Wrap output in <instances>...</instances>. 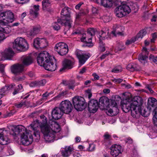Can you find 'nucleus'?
I'll use <instances>...</instances> for the list:
<instances>
[{"label":"nucleus","instance_id":"43","mask_svg":"<svg viewBox=\"0 0 157 157\" xmlns=\"http://www.w3.org/2000/svg\"><path fill=\"white\" fill-rule=\"evenodd\" d=\"M104 136V143H107V142H109L111 140V136L108 134V132H106Z\"/></svg>","mask_w":157,"mask_h":157},{"label":"nucleus","instance_id":"9","mask_svg":"<svg viewBox=\"0 0 157 157\" xmlns=\"http://www.w3.org/2000/svg\"><path fill=\"white\" fill-rule=\"evenodd\" d=\"M72 102L75 109L78 111H82L85 108L86 102L84 98L78 96L74 97Z\"/></svg>","mask_w":157,"mask_h":157},{"label":"nucleus","instance_id":"3","mask_svg":"<svg viewBox=\"0 0 157 157\" xmlns=\"http://www.w3.org/2000/svg\"><path fill=\"white\" fill-rule=\"evenodd\" d=\"M12 129L13 132V135L15 137L21 136V142L23 144L28 145L32 143L33 141L32 136L29 132L30 131H28L24 126L21 125L15 126Z\"/></svg>","mask_w":157,"mask_h":157},{"label":"nucleus","instance_id":"57","mask_svg":"<svg viewBox=\"0 0 157 157\" xmlns=\"http://www.w3.org/2000/svg\"><path fill=\"white\" fill-rule=\"evenodd\" d=\"M123 81V79H121L120 78H119L117 79L116 78H114L112 80V81L114 82H116L117 83H120V82H121Z\"/></svg>","mask_w":157,"mask_h":157},{"label":"nucleus","instance_id":"56","mask_svg":"<svg viewBox=\"0 0 157 157\" xmlns=\"http://www.w3.org/2000/svg\"><path fill=\"white\" fill-rule=\"evenodd\" d=\"M99 48L101 49H105L107 48L102 42L100 41L99 43Z\"/></svg>","mask_w":157,"mask_h":157},{"label":"nucleus","instance_id":"33","mask_svg":"<svg viewBox=\"0 0 157 157\" xmlns=\"http://www.w3.org/2000/svg\"><path fill=\"white\" fill-rule=\"evenodd\" d=\"M39 6L35 5L33 6V9L34 10H31L30 11V14L33 17H36L38 15V11L39 10Z\"/></svg>","mask_w":157,"mask_h":157},{"label":"nucleus","instance_id":"38","mask_svg":"<svg viewBox=\"0 0 157 157\" xmlns=\"http://www.w3.org/2000/svg\"><path fill=\"white\" fill-rule=\"evenodd\" d=\"M157 103L156 100L153 98H149L148 101V104L149 106L153 107Z\"/></svg>","mask_w":157,"mask_h":157},{"label":"nucleus","instance_id":"2","mask_svg":"<svg viewBox=\"0 0 157 157\" xmlns=\"http://www.w3.org/2000/svg\"><path fill=\"white\" fill-rule=\"evenodd\" d=\"M37 60L38 64L46 70L52 71L56 69V65L54 64L56 59L47 51L40 52L37 56Z\"/></svg>","mask_w":157,"mask_h":157},{"label":"nucleus","instance_id":"63","mask_svg":"<svg viewBox=\"0 0 157 157\" xmlns=\"http://www.w3.org/2000/svg\"><path fill=\"white\" fill-rule=\"evenodd\" d=\"M132 8L134 10H135V12L137 11L139 9V8L135 4H133L132 5Z\"/></svg>","mask_w":157,"mask_h":157},{"label":"nucleus","instance_id":"54","mask_svg":"<svg viewBox=\"0 0 157 157\" xmlns=\"http://www.w3.org/2000/svg\"><path fill=\"white\" fill-rule=\"evenodd\" d=\"M46 81L45 79H43L37 82V85L39 86H43L46 83Z\"/></svg>","mask_w":157,"mask_h":157},{"label":"nucleus","instance_id":"28","mask_svg":"<svg viewBox=\"0 0 157 157\" xmlns=\"http://www.w3.org/2000/svg\"><path fill=\"white\" fill-rule=\"evenodd\" d=\"M99 104L104 107H106L109 104V99L105 97H101L99 100Z\"/></svg>","mask_w":157,"mask_h":157},{"label":"nucleus","instance_id":"64","mask_svg":"<svg viewBox=\"0 0 157 157\" xmlns=\"http://www.w3.org/2000/svg\"><path fill=\"white\" fill-rule=\"evenodd\" d=\"M73 157H81V155L78 152H75L73 153Z\"/></svg>","mask_w":157,"mask_h":157},{"label":"nucleus","instance_id":"44","mask_svg":"<svg viewBox=\"0 0 157 157\" xmlns=\"http://www.w3.org/2000/svg\"><path fill=\"white\" fill-rule=\"evenodd\" d=\"M58 53L61 56H64L68 52V50H57Z\"/></svg>","mask_w":157,"mask_h":157},{"label":"nucleus","instance_id":"50","mask_svg":"<svg viewBox=\"0 0 157 157\" xmlns=\"http://www.w3.org/2000/svg\"><path fill=\"white\" fill-rule=\"evenodd\" d=\"M86 33H88L90 35H91V36L92 37L93 35L94 34L95 30L94 29L92 28H89L88 29Z\"/></svg>","mask_w":157,"mask_h":157},{"label":"nucleus","instance_id":"59","mask_svg":"<svg viewBox=\"0 0 157 157\" xmlns=\"http://www.w3.org/2000/svg\"><path fill=\"white\" fill-rule=\"evenodd\" d=\"M5 38V36L4 33L0 31V41L3 40Z\"/></svg>","mask_w":157,"mask_h":157},{"label":"nucleus","instance_id":"27","mask_svg":"<svg viewBox=\"0 0 157 157\" xmlns=\"http://www.w3.org/2000/svg\"><path fill=\"white\" fill-rule=\"evenodd\" d=\"M119 113V109L117 107H113L112 109H110L106 110V113L109 116H114Z\"/></svg>","mask_w":157,"mask_h":157},{"label":"nucleus","instance_id":"11","mask_svg":"<svg viewBox=\"0 0 157 157\" xmlns=\"http://www.w3.org/2000/svg\"><path fill=\"white\" fill-rule=\"evenodd\" d=\"M75 54L79 60V67L84 64L90 56V53H83L81 51L79 50H76Z\"/></svg>","mask_w":157,"mask_h":157},{"label":"nucleus","instance_id":"8","mask_svg":"<svg viewBox=\"0 0 157 157\" xmlns=\"http://www.w3.org/2000/svg\"><path fill=\"white\" fill-rule=\"evenodd\" d=\"M14 21V15L10 11H6L0 13V23L8 25Z\"/></svg>","mask_w":157,"mask_h":157},{"label":"nucleus","instance_id":"47","mask_svg":"<svg viewBox=\"0 0 157 157\" xmlns=\"http://www.w3.org/2000/svg\"><path fill=\"white\" fill-rule=\"evenodd\" d=\"M122 70V68L121 66L116 67L112 69V72L117 73L121 72Z\"/></svg>","mask_w":157,"mask_h":157},{"label":"nucleus","instance_id":"14","mask_svg":"<svg viewBox=\"0 0 157 157\" xmlns=\"http://www.w3.org/2000/svg\"><path fill=\"white\" fill-rule=\"evenodd\" d=\"M92 38L91 35L88 33H86L82 34L81 40L82 42L85 43L84 44L82 45V46L89 48H90L93 46L94 44L91 42Z\"/></svg>","mask_w":157,"mask_h":157},{"label":"nucleus","instance_id":"58","mask_svg":"<svg viewBox=\"0 0 157 157\" xmlns=\"http://www.w3.org/2000/svg\"><path fill=\"white\" fill-rule=\"evenodd\" d=\"M89 150L90 151H93L95 148V146L94 144H91L89 145Z\"/></svg>","mask_w":157,"mask_h":157},{"label":"nucleus","instance_id":"5","mask_svg":"<svg viewBox=\"0 0 157 157\" xmlns=\"http://www.w3.org/2000/svg\"><path fill=\"white\" fill-rule=\"evenodd\" d=\"M40 129L44 135V139L46 142L51 143L54 141L55 134L48 125H42L40 126Z\"/></svg>","mask_w":157,"mask_h":157},{"label":"nucleus","instance_id":"52","mask_svg":"<svg viewBox=\"0 0 157 157\" xmlns=\"http://www.w3.org/2000/svg\"><path fill=\"white\" fill-rule=\"evenodd\" d=\"M85 94L86 96L88 97L89 99H90L92 96L91 90L90 89H88L85 91Z\"/></svg>","mask_w":157,"mask_h":157},{"label":"nucleus","instance_id":"29","mask_svg":"<svg viewBox=\"0 0 157 157\" xmlns=\"http://www.w3.org/2000/svg\"><path fill=\"white\" fill-rule=\"evenodd\" d=\"M73 63L71 61L68 59H65L63 62V67L65 69H71L72 67Z\"/></svg>","mask_w":157,"mask_h":157},{"label":"nucleus","instance_id":"25","mask_svg":"<svg viewBox=\"0 0 157 157\" xmlns=\"http://www.w3.org/2000/svg\"><path fill=\"white\" fill-rule=\"evenodd\" d=\"M73 149L70 146L66 147L61 152L63 157H68L71 154Z\"/></svg>","mask_w":157,"mask_h":157},{"label":"nucleus","instance_id":"15","mask_svg":"<svg viewBox=\"0 0 157 157\" xmlns=\"http://www.w3.org/2000/svg\"><path fill=\"white\" fill-rule=\"evenodd\" d=\"M11 72L14 75H20L25 71L24 66L22 64L17 63L14 64L11 67Z\"/></svg>","mask_w":157,"mask_h":157},{"label":"nucleus","instance_id":"53","mask_svg":"<svg viewBox=\"0 0 157 157\" xmlns=\"http://www.w3.org/2000/svg\"><path fill=\"white\" fill-rule=\"evenodd\" d=\"M136 40L135 38V37L132 38V39H130V40H128L126 42L125 44L126 45H128L129 44H130L132 43H134L136 41Z\"/></svg>","mask_w":157,"mask_h":157},{"label":"nucleus","instance_id":"36","mask_svg":"<svg viewBox=\"0 0 157 157\" xmlns=\"http://www.w3.org/2000/svg\"><path fill=\"white\" fill-rule=\"evenodd\" d=\"M111 36L109 35V32H104L103 31H101V34L100 35V39H105L106 38H111Z\"/></svg>","mask_w":157,"mask_h":157},{"label":"nucleus","instance_id":"7","mask_svg":"<svg viewBox=\"0 0 157 157\" xmlns=\"http://www.w3.org/2000/svg\"><path fill=\"white\" fill-rule=\"evenodd\" d=\"M131 12V9L129 6L125 4H121L117 7L114 12L116 16L118 17H122L129 14Z\"/></svg>","mask_w":157,"mask_h":157},{"label":"nucleus","instance_id":"46","mask_svg":"<svg viewBox=\"0 0 157 157\" xmlns=\"http://www.w3.org/2000/svg\"><path fill=\"white\" fill-rule=\"evenodd\" d=\"M41 29V27L39 25H37L34 26L33 27V29L36 33L37 34L40 31Z\"/></svg>","mask_w":157,"mask_h":157},{"label":"nucleus","instance_id":"17","mask_svg":"<svg viewBox=\"0 0 157 157\" xmlns=\"http://www.w3.org/2000/svg\"><path fill=\"white\" fill-rule=\"evenodd\" d=\"M7 131L0 129V144L2 145L7 144L10 142V139L6 136Z\"/></svg>","mask_w":157,"mask_h":157},{"label":"nucleus","instance_id":"24","mask_svg":"<svg viewBox=\"0 0 157 157\" xmlns=\"http://www.w3.org/2000/svg\"><path fill=\"white\" fill-rule=\"evenodd\" d=\"M114 3V0H101V4L104 7L109 8L112 7Z\"/></svg>","mask_w":157,"mask_h":157},{"label":"nucleus","instance_id":"41","mask_svg":"<svg viewBox=\"0 0 157 157\" xmlns=\"http://www.w3.org/2000/svg\"><path fill=\"white\" fill-rule=\"evenodd\" d=\"M36 34L33 29H31L27 33V36L32 38H33Z\"/></svg>","mask_w":157,"mask_h":157},{"label":"nucleus","instance_id":"62","mask_svg":"<svg viewBox=\"0 0 157 157\" xmlns=\"http://www.w3.org/2000/svg\"><path fill=\"white\" fill-rule=\"evenodd\" d=\"M92 76L94 77L95 80H98L99 78V76L96 73H93Z\"/></svg>","mask_w":157,"mask_h":157},{"label":"nucleus","instance_id":"26","mask_svg":"<svg viewBox=\"0 0 157 157\" xmlns=\"http://www.w3.org/2000/svg\"><path fill=\"white\" fill-rule=\"evenodd\" d=\"M15 85L14 84L9 86H6L0 90V99L4 95L5 92L13 88Z\"/></svg>","mask_w":157,"mask_h":157},{"label":"nucleus","instance_id":"31","mask_svg":"<svg viewBox=\"0 0 157 157\" xmlns=\"http://www.w3.org/2000/svg\"><path fill=\"white\" fill-rule=\"evenodd\" d=\"M147 33V32L146 29H143L139 32L135 38L137 40H140L144 36L146 35Z\"/></svg>","mask_w":157,"mask_h":157},{"label":"nucleus","instance_id":"18","mask_svg":"<svg viewBox=\"0 0 157 157\" xmlns=\"http://www.w3.org/2000/svg\"><path fill=\"white\" fill-rule=\"evenodd\" d=\"M110 154L113 157H116L121 153V147L119 145L114 144L110 148Z\"/></svg>","mask_w":157,"mask_h":157},{"label":"nucleus","instance_id":"39","mask_svg":"<svg viewBox=\"0 0 157 157\" xmlns=\"http://www.w3.org/2000/svg\"><path fill=\"white\" fill-rule=\"evenodd\" d=\"M23 90L21 85V84L18 85L14 89V92L13 93V95H15L19 92L22 91Z\"/></svg>","mask_w":157,"mask_h":157},{"label":"nucleus","instance_id":"60","mask_svg":"<svg viewBox=\"0 0 157 157\" xmlns=\"http://www.w3.org/2000/svg\"><path fill=\"white\" fill-rule=\"evenodd\" d=\"M125 140L126 143L128 144H132V140L129 137L126 139Z\"/></svg>","mask_w":157,"mask_h":157},{"label":"nucleus","instance_id":"13","mask_svg":"<svg viewBox=\"0 0 157 157\" xmlns=\"http://www.w3.org/2000/svg\"><path fill=\"white\" fill-rule=\"evenodd\" d=\"M40 117L41 119H43V123L40 124L38 120H36L33 122L32 123L28 126L29 129H32L33 131H35L38 130V128H39V127L40 128V126L42 125H48V124H46L47 122V118L44 115L41 116Z\"/></svg>","mask_w":157,"mask_h":157},{"label":"nucleus","instance_id":"51","mask_svg":"<svg viewBox=\"0 0 157 157\" xmlns=\"http://www.w3.org/2000/svg\"><path fill=\"white\" fill-rule=\"evenodd\" d=\"M34 131V135L35 137H36V139L37 140H38L40 138V132L38 130H36L33 131Z\"/></svg>","mask_w":157,"mask_h":157},{"label":"nucleus","instance_id":"16","mask_svg":"<svg viewBox=\"0 0 157 157\" xmlns=\"http://www.w3.org/2000/svg\"><path fill=\"white\" fill-rule=\"evenodd\" d=\"M16 51L14 52L13 50H5L2 53L3 57L5 59H10L12 57L14 56L15 53L24 52L25 50H16Z\"/></svg>","mask_w":157,"mask_h":157},{"label":"nucleus","instance_id":"21","mask_svg":"<svg viewBox=\"0 0 157 157\" xmlns=\"http://www.w3.org/2000/svg\"><path fill=\"white\" fill-rule=\"evenodd\" d=\"M148 52L147 50H143L138 56V60L143 64H144L147 62Z\"/></svg>","mask_w":157,"mask_h":157},{"label":"nucleus","instance_id":"4","mask_svg":"<svg viewBox=\"0 0 157 157\" xmlns=\"http://www.w3.org/2000/svg\"><path fill=\"white\" fill-rule=\"evenodd\" d=\"M69 9L68 7H65L63 9L61 14L63 16L62 17L61 19H58V22L61 21V24L65 26V30H67L69 29L71 27V24L72 22L70 17Z\"/></svg>","mask_w":157,"mask_h":157},{"label":"nucleus","instance_id":"55","mask_svg":"<svg viewBox=\"0 0 157 157\" xmlns=\"http://www.w3.org/2000/svg\"><path fill=\"white\" fill-rule=\"evenodd\" d=\"M99 8L98 7H93L92 8V12L94 14H98V13Z\"/></svg>","mask_w":157,"mask_h":157},{"label":"nucleus","instance_id":"42","mask_svg":"<svg viewBox=\"0 0 157 157\" xmlns=\"http://www.w3.org/2000/svg\"><path fill=\"white\" fill-rule=\"evenodd\" d=\"M62 22L61 21L60 22H58V20H57V22H55L53 23L52 24V27L55 30H59L60 29V26L59 25L58 23L62 25H63L61 23Z\"/></svg>","mask_w":157,"mask_h":157},{"label":"nucleus","instance_id":"49","mask_svg":"<svg viewBox=\"0 0 157 157\" xmlns=\"http://www.w3.org/2000/svg\"><path fill=\"white\" fill-rule=\"evenodd\" d=\"M25 105V102H21L20 103L15 104V106L18 108H20Z\"/></svg>","mask_w":157,"mask_h":157},{"label":"nucleus","instance_id":"35","mask_svg":"<svg viewBox=\"0 0 157 157\" xmlns=\"http://www.w3.org/2000/svg\"><path fill=\"white\" fill-rule=\"evenodd\" d=\"M6 25L2 24L0 23V31H1V32L3 33H5L6 34H9L11 32V29L10 27H6L4 28H3L1 26L2 25Z\"/></svg>","mask_w":157,"mask_h":157},{"label":"nucleus","instance_id":"32","mask_svg":"<svg viewBox=\"0 0 157 157\" xmlns=\"http://www.w3.org/2000/svg\"><path fill=\"white\" fill-rule=\"evenodd\" d=\"M127 69L128 70L131 71H138L140 70V68L139 66H137L135 64L132 63L129 64L127 66Z\"/></svg>","mask_w":157,"mask_h":157},{"label":"nucleus","instance_id":"12","mask_svg":"<svg viewBox=\"0 0 157 157\" xmlns=\"http://www.w3.org/2000/svg\"><path fill=\"white\" fill-rule=\"evenodd\" d=\"M59 107L63 113L66 114H68L71 112L73 109L71 102L67 100L62 101Z\"/></svg>","mask_w":157,"mask_h":157},{"label":"nucleus","instance_id":"61","mask_svg":"<svg viewBox=\"0 0 157 157\" xmlns=\"http://www.w3.org/2000/svg\"><path fill=\"white\" fill-rule=\"evenodd\" d=\"M4 67L3 64H0V72L2 73L4 72Z\"/></svg>","mask_w":157,"mask_h":157},{"label":"nucleus","instance_id":"48","mask_svg":"<svg viewBox=\"0 0 157 157\" xmlns=\"http://www.w3.org/2000/svg\"><path fill=\"white\" fill-rule=\"evenodd\" d=\"M102 19L105 22H109L111 19L109 16L107 15H104L102 17Z\"/></svg>","mask_w":157,"mask_h":157},{"label":"nucleus","instance_id":"40","mask_svg":"<svg viewBox=\"0 0 157 157\" xmlns=\"http://www.w3.org/2000/svg\"><path fill=\"white\" fill-rule=\"evenodd\" d=\"M43 8L44 10L47 7L50 5V3L48 0H43L42 2Z\"/></svg>","mask_w":157,"mask_h":157},{"label":"nucleus","instance_id":"37","mask_svg":"<svg viewBox=\"0 0 157 157\" xmlns=\"http://www.w3.org/2000/svg\"><path fill=\"white\" fill-rule=\"evenodd\" d=\"M154 115L153 117V122L154 125L157 127V107L154 110Z\"/></svg>","mask_w":157,"mask_h":157},{"label":"nucleus","instance_id":"34","mask_svg":"<svg viewBox=\"0 0 157 157\" xmlns=\"http://www.w3.org/2000/svg\"><path fill=\"white\" fill-rule=\"evenodd\" d=\"M56 49H68L67 45L64 42H60L57 44L55 46Z\"/></svg>","mask_w":157,"mask_h":157},{"label":"nucleus","instance_id":"22","mask_svg":"<svg viewBox=\"0 0 157 157\" xmlns=\"http://www.w3.org/2000/svg\"><path fill=\"white\" fill-rule=\"evenodd\" d=\"M113 30L111 32V34L113 36H116L117 34L120 35L123 34L122 32H120L124 29V27L119 25H115L113 27Z\"/></svg>","mask_w":157,"mask_h":157},{"label":"nucleus","instance_id":"19","mask_svg":"<svg viewBox=\"0 0 157 157\" xmlns=\"http://www.w3.org/2000/svg\"><path fill=\"white\" fill-rule=\"evenodd\" d=\"M88 106L89 111L92 113H95L98 108V101L94 99L90 101Z\"/></svg>","mask_w":157,"mask_h":157},{"label":"nucleus","instance_id":"20","mask_svg":"<svg viewBox=\"0 0 157 157\" xmlns=\"http://www.w3.org/2000/svg\"><path fill=\"white\" fill-rule=\"evenodd\" d=\"M63 113L59 107H56L52 111V117L54 119L58 120L61 118Z\"/></svg>","mask_w":157,"mask_h":157},{"label":"nucleus","instance_id":"23","mask_svg":"<svg viewBox=\"0 0 157 157\" xmlns=\"http://www.w3.org/2000/svg\"><path fill=\"white\" fill-rule=\"evenodd\" d=\"M51 128V130L55 134L59 132L60 130V128L59 124L56 122H53L51 124V127H50Z\"/></svg>","mask_w":157,"mask_h":157},{"label":"nucleus","instance_id":"45","mask_svg":"<svg viewBox=\"0 0 157 157\" xmlns=\"http://www.w3.org/2000/svg\"><path fill=\"white\" fill-rule=\"evenodd\" d=\"M149 59L151 61L155 63H157V57L151 55L149 57Z\"/></svg>","mask_w":157,"mask_h":157},{"label":"nucleus","instance_id":"30","mask_svg":"<svg viewBox=\"0 0 157 157\" xmlns=\"http://www.w3.org/2000/svg\"><path fill=\"white\" fill-rule=\"evenodd\" d=\"M32 62V58L29 56L24 57L22 61L23 64L24 66H28L31 64Z\"/></svg>","mask_w":157,"mask_h":157},{"label":"nucleus","instance_id":"1","mask_svg":"<svg viewBox=\"0 0 157 157\" xmlns=\"http://www.w3.org/2000/svg\"><path fill=\"white\" fill-rule=\"evenodd\" d=\"M142 103L141 98L135 96L133 98L124 100L121 104V108L125 113H128L131 110V115L133 117H138L140 114L144 117H147L148 115L147 112L145 109H141Z\"/></svg>","mask_w":157,"mask_h":157},{"label":"nucleus","instance_id":"6","mask_svg":"<svg viewBox=\"0 0 157 157\" xmlns=\"http://www.w3.org/2000/svg\"><path fill=\"white\" fill-rule=\"evenodd\" d=\"M11 48L14 49H28L29 48V44L27 41L22 37H18L16 39L13 43H11Z\"/></svg>","mask_w":157,"mask_h":157},{"label":"nucleus","instance_id":"10","mask_svg":"<svg viewBox=\"0 0 157 157\" xmlns=\"http://www.w3.org/2000/svg\"><path fill=\"white\" fill-rule=\"evenodd\" d=\"M48 45V42L45 38L37 37L33 40V45L35 48H47Z\"/></svg>","mask_w":157,"mask_h":157}]
</instances>
